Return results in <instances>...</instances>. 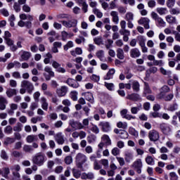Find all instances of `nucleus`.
<instances>
[{"instance_id": "1", "label": "nucleus", "mask_w": 180, "mask_h": 180, "mask_svg": "<svg viewBox=\"0 0 180 180\" xmlns=\"http://www.w3.org/2000/svg\"><path fill=\"white\" fill-rule=\"evenodd\" d=\"M32 162L38 167H41L46 162V155L41 153H37L32 158Z\"/></svg>"}, {"instance_id": "2", "label": "nucleus", "mask_w": 180, "mask_h": 180, "mask_svg": "<svg viewBox=\"0 0 180 180\" xmlns=\"http://www.w3.org/2000/svg\"><path fill=\"white\" fill-rule=\"evenodd\" d=\"M88 158L84 153H79L75 157V162L77 168L80 169L83 168L84 164L87 161Z\"/></svg>"}, {"instance_id": "3", "label": "nucleus", "mask_w": 180, "mask_h": 180, "mask_svg": "<svg viewBox=\"0 0 180 180\" xmlns=\"http://www.w3.org/2000/svg\"><path fill=\"white\" fill-rule=\"evenodd\" d=\"M21 88H25L27 92L30 94H32L33 91H34V86L33 85V83L28 80H22L21 82Z\"/></svg>"}, {"instance_id": "4", "label": "nucleus", "mask_w": 180, "mask_h": 180, "mask_svg": "<svg viewBox=\"0 0 180 180\" xmlns=\"http://www.w3.org/2000/svg\"><path fill=\"white\" fill-rule=\"evenodd\" d=\"M44 71L45 72H47L49 74L47 75V73H43V75L46 81H50L51 78L56 77V75L54 74V72L53 71V69L51 67L46 66L44 68Z\"/></svg>"}, {"instance_id": "5", "label": "nucleus", "mask_w": 180, "mask_h": 180, "mask_svg": "<svg viewBox=\"0 0 180 180\" xmlns=\"http://www.w3.org/2000/svg\"><path fill=\"white\" fill-rule=\"evenodd\" d=\"M60 23H62L63 26H65V27H77V25H78V20H77V19H72L68 21L62 20L60 21Z\"/></svg>"}, {"instance_id": "6", "label": "nucleus", "mask_w": 180, "mask_h": 180, "mask_svg": "<svg viewBox=\"0 0 180 180\" xmlns=\"http://www.w3.org/2000/svg\"><path fill=\"white\" fill-rule=\"evenodd\" d=\"M148 137L150 141H158L160 140V134L157 130L152 129L148 133Z\"/></svg>"}, {"instance_id": "7", "label": "nucleus", "mask_w": 180, "mask_h": 180, "mask_svg": "<svg viewBox=\"0 0 180 180\" xmlns=\"http://www.w3.org/2000/svg\"><path fill=\"white\" fill-rule=\"evenodd\" d=\"M132 167L136 169L137 174H141V169L143 168V162H141V159H138L134 162Z\"/></svg>"}, {"instance_id": "8", "label": "nucleus", "mask_w": 180, "mask_h": 180, "mask_svg": "<svg viewBox=\"0 0 180 180\" xmlns=\"http://www.w3.org/2000/svg\"><path fill=\"white\" fill-rule=\"evenodd\" d=\"M52 67L56 70L57 72H60V74H65L67 72L64 68L61 67V64L58 63V62L56 60L52 62Z\"/></svg>"}, {"instance_id": "9", "label": "nucleus", "mask_w": 180, "mask_h": 180, "mask_svg": "<svg viewBox=\"0 0 180 180\" xmlns=\"http://www.w3.org/2000/svg\"><path fill=\"white\" fill-rule=\"evenodd\" d=\"M69 124L71 126V127H72V129H75V130H81L84 129V125H82V123L78 121H74V120H71Z\"/></svg>"}, {"instance_id": "10", "label": "nucleus", "mask_w": 180, "mask_h": 180, "mask_svg": "<svg viewBox=\"0 0 180 180\" xmlns=\"http://www.w3.org/2000/svg\"><path fill=\"white\" fill-rule=\"evenodd\" d=\"M151 16L153 19L155 20V22H158L160 26H164V25H165V21H164L161 17H159L158 14H157L155 12H152Z\"/></svg>"}, {"instance_id": "11", "label": "nucleus", "mask_w": 180, "mask_h": 180, "mask_svg": "<svg viewBox=\"0 0 180 180\" xmlns=\"http://www.w3.org/2000/svg\"><path fill=\"white\" fill-rule=\"evenodd\" d=\"M139 25H143L145 29H150V19L148 18H141L138 20Z\"/></svg>"}, {"instance_id": "12", "label": "nucleus", "mask_w": 180, "mask_h": 180, "mask_svg": "<svg viewBox=\"0 0 180 180\" xmlns=\"http://www.w3.org/2000/svg\"><path fill=\"white\" fill-rule=\"evenodd\" d=\"M160 127L162 133L166 134V136L171 134V127L168 124L163 123L160 125Z\"/></svg>"}, {"instance_id": "13", "label": "nucleus", "mask_w": 180, "mask_h": 180, "mask_svg": "<svg viewBox=\"0 0 180 180\" xmlns=\"http://www.w3.org/2000/svg\"><path fill=\"white\" fill-rule=\"evenodd\" d=\"M66 83L69 86H71L72 88H79V83L77 82V80L74 79L69 78L67 79Z\"/></svg>"}, {"instance_id": "14", "label": "nucleus", "mask_w": 180, "mask_h": 180, "mask_svg": "<svg viewBox=\"0 0 180 180\" xmlns=\"http://www.w3.org/2000/svg\"><path fill=\"white\" fill-rule=\"evenodd\" d=\"M58 96H65L68 92V88L65 86H62L60 89L56 90Z\"/></svg>"}, {"instance_id": "15", "label": "nucleus", "mask_w": 180, "mask_h": 180, "mask_svg": "<svg viewBox=\"0 0 180 180\" xmlns=\"http://www.w3.org/2000/svg\"><path fill=\"white\" fill-rule=\"evenodd\" d=\"M99 126L101 127L103 131L108 133V131H110V124L108 122H101L99 123Z\"/></svg>"}, {"instance_id": "16", "label": "nucleus", "mask_w": 180, "mask_h": 180, "mask_svg": "<svg viewBox=\"0 0 180 180\" xmlns=\"http://www.w3.org/2000/svg\"><path fill=\"white\" fill-rule=\"evenodd\" d=\"M141 55L140 50L137 48H134L130 50V56L132 58H137L140 57Z\"/></svg>"}, {"instance_id": "17", "label": "nucleus", "mask_w": 180, "mask_h": 180, "mask_svg": "<svg viewBox=\"0 0 180 180\" xmlns=\"http://www.w3.org/2000/svg\"><path fill=\"white\" fill-rule=\"evenodd\" d=\"M7 103L8 100H6L5 97L0 96V110H5Z\"/></svg>"}, {"instance_id": "18", "label": "nucleus", "mask_w": 180, "mask_h": 180, "mask_svg": "<svg viewBox=\"0 0 180 180\" xmlns=\"http://www.w3.org/2000/svg\"><path fill=\"white\" fill-rule=\"evenodd\" d=\"M6 94L8 96V98H12V96L18 95V91L15 89L9 88L7 89Z\"/></svg>"}, {"instance_id": "19", "label": "nucleus", "mask_w": 180, "mask_h": 180, "mask_svg": "<svg viewBox=\"0 0 180 180\" xmlns=\"http://www.w3.org/2000/svg\"><path fill=\"white\" fill-rule=\"evenodd\" d=\"M55 140L58 143V144L63 145L65 143L64 136H63L62 133H58L55 136Z\"/></svg>"}, {"instance_id": "20", "label": "nucleus", "mask_w": 180, "mask_h": 180, "mask_svg": "<svg viewBox=\"0 0 180 180\" xmlns=\"http://www.w3.org/2000/svg\"><path fill=\"white\" fill-rule=\"evenodd\" d=\"M115 72L116 70L115 69H110L109 71L107 72L106 75L104 76V79H113V75H115Z\"/></svg>"}, {"instance_id": "21", "label": "nucleus", "mask_w": 180, "mask_h": 180, "mask_svg": "<svg viewBox=\"0 0 180 180\" xmlns=\"http://www.w3.org/2000/svg\"><path fill=\"white\" fill-rule=\"evenodd\" d=\"M40 102L42 109L44 110H48L49 103L47 102V98H46L45 97H41Z\"/></svg>"}, {"instance_id": "22", "label": "nucleus", "mask_w": 180, "mask_h": 180, "mask_svg": "<svg viewBox=\"0 0 180 180\" xmlns=\"http://www.w3.org/2000/svg\"><path fill=\"white\" fill-rule=\"evenodd\" d=\"M110 16L112 18V22L115 23V25L119 24V13L117 11H111Z\"/></svg>"}, {"instance_id": "23", "label": "nucleus", "mask_w": 180, "mask_h": 180, "mask_svg": "<svg viewBox=\"0 0 180 180\" xmlns=\"http://www.w3.org/2000/svg\"><path fill=\"white\" fill-rule=\"evenodd\" d=\"M30 57H32V53L26 51H23L20 56L23 61H27L30 58Z\"/></svg>"}, {"instance_id": "24", "label": "nucleus", "mask_w": 180, "mask_h": 180, "mask_svg": "<svg viewBox=\"0 0 180 180\" xmlns=\"http://www.w3.org/2000/svg\"><path fill=\"white\" fill-rule=\"evenodd\" d=\"M165 19L167 23H169V25H174L176 23V18L171 15H167Z\"/></svg>"}, {"instance_id": "25", "label": "nucleus", "mask_w": 180, "mask_h": 180, "mask_svg": "<svg viewBox=\"0 0 180 180\" xmlns=\"http://www.w3.org/2000/svg\"><path fill=\"white\" fill-rule=\"evenodd\" d=\"M127 99H129L130 101H140L141 97H140V95H139L138 94H129L127 96Z\"/></svg>"}, {"instance_id": "26", "label": "nucleus", "mask_w": 180, "mask_h": 180, "mask_svg": "<svg viewBox=\"0 0 180 180\" xmlns=\"http://www.w3.org/2000/svg\"><path fill=\"white\" fill-rule=\"evenodd\" d=\"M20 19H21V20H27V19L28 20H30V21H33V15H30V14H28V15H26L25 13H22L20 15Z\"/></svg>"}, {"instance_id": "27", "label": "nucleus", "mask_w": 180, "mask_h": 180, "mask_svg": "<svg viewBox=\"0 0 180 180\" xmlns=\"http://www.w3.org/2000/svg\"><path fill=\"white\" fill-rule=\"evenodd\" d=\"M85 99L86 101H88V102H90V103H94V94L92 93H85L84 94Z\"/></svg>"}, {"instance_id": "28", "label": "nucleus", "mask_w": 180, "mask_h": 180, "mask_svg": "<svg viewBox=\"0 0 180 180\" xmlns=\"http://www.w3.org/2000/svg\"><path fill=\"white\" fill-rule=\"evenodd\" d=\"M23 129V124L20 122H17V124L13 127V131H16L17 133H20L22 131Z\"/></svg>"}, {"instance_id": "29", "label": "nucleus", "mask_w": 180, "mask_h": 180, "mask_svg": "<svg viewBox=\"0 0 180 180\" xmlns=\"http://www.w3.org/2000/svg\"><path fill=\"white\" fill-rule=\"evenodd\" d=\"M96 56L97 58L100 60V61H105V60L103 59L105 57V51H103V50L98 51L96 53Z\"/></svg>"}, {"instance_id": "30", "label": "nucleus", "mask_w": 180, "mask_h": 180, "mask_svg": "<svg viewBox=\"0 0 180 180\" xmlns=\"http://www.w3.org/2000/svg\"><path fill=\"white\" fill-rule=\"evenodd\" d=\"M117 57L119 60H124V51H123V49L120 48L117 49Z\"/></svg>"}, {"instance_id": "31", "label": "nucleus", "mask_w": 180, "mask_h": 180, "mask_svg": "<svg viewBox=\"0 0 180 180\" xmlns=\"http://www.w3.org/2000/svg\"><path fill=\"white\" fill-rule=\"evenodd\" d=\"M26 140L28 143H33V141H37L39 138L37 135H29L27 136Z\"/></svg>"}, {"instance_id": "32", "label": "nucleus", "mask_w": 180, "mask_h": 180, "mask_svg": "<svg viewBox=\"0 0 180 180\" xmlns=\"http://www.w3.org/2000/svg\"><path fill=\"white\" fill-rule=\"evenodd\" d=\"M101 139L106 146H112V141L109 136L103 135Z\"/></svg>"}, {"instance_id": "33", "label": "nucleus", "mask_w": 180, "mask_h": 180, "mask_svg": "<svg viewBox=\"0 0 180 180\" xmlns=\"http://www.w3.org/2000/svg\"><path fill=\"white\" fill-rule=\"evenodd\" d=\"M145 161L148 165H154L155 164V160H154V158L150 155H148L146 158Z\"/></svg>"}, {"instance_id": "34", "label": "nucleus", "mask_w": 180, "mask_h": 180, "mask_svg": "<svg viewBox=\"0 0 180 180\" xmlns=\"http://www.w3.org/2000/svg\"><path fill=\"white\" fill-rule=\"evenodd\" d=\"M0 157L4 161H8L9 160V156L5 150H1L0 153Z\"/></svg>"}, {"instance_id": "35", "label": "nucleus", "mask_w": 180, "mask_h": 180, "mask_svg": "<svg viewBox=\"0 0 180 180\" xmlns=\"http://www.w3.org/2000/svg\"><path fill=\"white\" fill-rule=\"evenodd\" d=\"M120 34H122V36L123 37V40L124 41H129V36H130V31H125V32H120Z\"/></svg>"}, {"instance_id": "36", "label": "nucleus", "mask_w": 180, "mask_h": 180, "mask_svg": "<svg viewBox=\"0 0 180 180\" xmlns=\"http://www.w3.org/2000/svg\"><path fill=\"white\" fill-rule=\"evenodd\" d=\"M104 86H105L108 91H115V84L113 83H108L105 82Z\"/></svg>"}, {"instance_id": "37", "label": "nucleus", "mask_w": 180, "mask_h": 180, "mask_svg": "<svg viewBox=\"0 0 180 180\" xmlns=\"http://www.w3.org/2000/svg\"><path fill=\"white\" fill-rule=\"evenodd\" d=\"M72 171L73 176L75 177L77 179L81 177V171H79V169L73 168Z\"/></svg>"}, {"instance_id": "38", "label": "nucleus", "mask_w": 180, "mask_h": 180, "mask_svg": "<svg viewBox=\"0 0 180 180\" xmlns=\"http://www.w3.org/2000/svg\"><path fill=\"white\" fill-rule=\"evenodd\" d=\"M89 129L95 134H98L99 133V128L94 124H91V127H89Z\"/></svg>"}, {"instance_id": "39", "label": "nucleus", "mask_w": 180, "mask_h": 180, "mask_svg": "<svg viewBox=\"0 0 180 180\" xmlns=\"http://www.w3.org/2000/svg\"><path fill=\"white\" fill-rule=\"evenodd\" d=\"M143 94H152L151 89H150V85H148V83L145 82L144 83V88H143Z\"/></svg>"}, {"instance_id": "40", "label": "nucleus", "mask_w": 180, "mask_h": 180, "mask_svg": "<svg viewBox=\"0 0 180 180\" xmlns=\"http://www.w3.org/2000/svg\"><path fill=\"white\" fill-rule=\"evenodd\" d=\"M125 19L127 22H131V20H134V15L133 13H127L125 15Z\"/></svg>"}, {"instance_id": "41", "label": "nucleus", "mask_w": 180, "mask_h": 180, "mask_svg": "<svg viewBox=\"0 0 180 180\" xmlns=\"http://www.w3.org/2000/svg\"><path fill=\"white\" fill-rule=\"evenodd\" d=\"M132 89L135 91V92H139L140 91V84L137 81H134L132 84Z\"/></svg>"}, {"instance_id": "42", "label": "nucleus", "mask_w": 180, "mask_h": 180, "mask_svg": "<svg viewBox=\"0 0 180 180\" xmlns=\"http://www.w3.org/2000/svg\"><path fill=\"white\" fill-rule=\"evenodd\" d=\"M137 40L139 41V46L141 47L142 46L146 45V39H144V37L140 35L137 37Z\"/></svg>"}, {"instance_id": "43", "label": "nucleus", "mask_w": 180, "mask_h": 180, "mask_svg": "<svg viewBox=\"0 0 180 180\" xmlns=\"http://www.w3.org/2000/svg\"><path fill=\"white\" fill-rule=\"evenodd\" d=\"M13 128L11 125H8L4 128V133L6 134H12Z\"/></svg>"}, {"instance_id": "44", "label": "nucleus", "mask_w": 180, "mask_h": 180, "mask_svg": "<svg viewBox=\"0 0 180 180\" xmlns=\"http://www.w3.org/2000/svg\"><path fill=\"white\" fill-rule=\"evenodd\" d=\"M74 47V42L72 41H68V43L63 46L65 51H68V49Z\"/></svg>"}, {"instance_id": "45", "label": "nucleus", "mask_w": 180, "mask_h": 180, "mask_svg": "<svg viewBox=\"0 0 180 180\" xmlns=\"http://www.w3.org/2000/svg\"><path fill=\"white\" fill-rule=\"evenodd\" d=\"M121 29L120 30V33H122V32L129 31L128 30H126V22L124 20H121L120 23Z\"/></svg>"}, {"instance_id": "46", "label": "nucleus", "mask_w": 180, "mask_h": 180, "mask_svg": "<svg viewBox=\"0 0 180 180\" xmlns=\"http://www.w3.org/2000/svg\"><path fill=\"white\" fill-rule=\"evenodd\" d=\"M93 13L97 16V18H101L102 16H103V13H102V12H101V11L96 8L93 9Z\"/></svg>"}, {"instance_id": "47", "label": "nucleus", "mask_w": 180, "mask_h": 180, "mask_svg": "<svg viewBox=\"0 0 180 180\" xmlns=\"http://www.w3.org/2000/svg\"><path fill=\"white\" fill-rule=\"evenodd\" d=\"M129 133L131 136H134V137H137L139 136V132L133 127H129Z\"/></svg>"}, {"instance_id": "48", "label": "nucleus", "mask_w": 180, "mask_h": 180, "mask_svg": "<svg viewBox=\"0 0 180 180\" xmlns=\"http://www.w3.org/2000/svg\"><path fill=\"white\" fill-rule=\"evenodd\" d=\"M22 150L25 153H32V151H33V148L32 147V146L24 145Z\"/></svg>"}, {"instance_id": "49", "label": "nucleus", "mask_w": 180, "mask_h": 180, "mask_svg": "<svg viewBox=\"0 0 180 180\" xmlns=\"http://www.w3.org/2000/svg\"><path fill=\"white\" fill-rule=\"evenodd\" d=\"M178 109V104L176 103L172 104L168 108L167 110H169L170 112H175Z\"/></svg>"}, {"instance_id": "50", "label": "nucleus", "mask_w": 180, "mask_h": 180, "mask_svg": "<svg viewBox=\"0 0 180 180\" xmlns=\"http://www.w3.org/2000/svg\"><path fill=\"white\" fill-rule=\"evenodd\" d=\"M70 97L72 101H78V92L73 91L70 92Z\"/></svg>"}, {"instance_id": "51", "label": "nucleus", "mask_w": 180, "mask_h": 180, "mask_svg": "<svg viewBox=\"0 0 180 180\" xmlns=\"http://www.w3.org/2000/svg\"><path fill=\"white\" fill-rule=\"evenodd\" d=\"M57 19H70V16L68 14L60 13L56 15Z\"/></svg>"}, {"instance_id": "52", "label": "nucleus", "mask_w": 180, "mask_h": 180, "mask_svg": "<svg viewBox=\"0 0 180 180\" xmlns=\"http://www.w3.org/2000/svg\"><path fill=\"white\" fill-rule=\"evenodd\" d=\"M160 72L163 75H167L168 77H169V75H171V74H172V72H171V70H167L164 68H160Z\"/></svg>"}, {"instance_id": "53", "label": "nucleus", "mask_w": 180, "mask_h": 180, "mask_svg": "<svg viewBox=\"0 0 180 180\" xmlns=\"http://www.w3.org/2000/svg\"><path fill=\"white\" fill-rule=\"evenodd\" d=\"M3 170H4V172H2V176H4V178H8V176L9 175V174H11V171L9 170V168L4 167Z\"/></svg>"}, {"instance_id": "54", "label": "nucleus", "mask_w": 180, "mask_h": 180, "mask_svg": "<svg viewBox=\"0 0 180 180\" xmlns=\"http://www.w3.org/2000/svg\"><path fill=\"white\" fill-rule=\"evenodd\" d=\"M111 154H112V155H114L115 157H116V155H120V149H119L117 147L112 148L111 150Z\"/></svg>"}, {"instance_id": "55", "label": "nucleus", "mask_w": 180, "mask_h": 180, "mask_svg": "<svg viewBox=\"0 0 180 180\" xmlns=\"http://www.w3.org/2000/svg\"><path fill=\"white\" fill-rule=\"evenodd\" d=\"M79 4L82 6V11H83L84 13H86V12H88V4H86V2L83 1L82 3H79Z\"/></svg>"}, {"instance_id": "56", "label": "nucleus", "mask_w": 180, "mask_h": 180, "mask_svg": "<svg viewBox=\"0 0 180 180\" xmlns=\"http://www.w3.org/2000/svg\"><path fill=\"white\" fill-rule=\"evenodd\" d=\"M121 1L125 5H130L131 6H133L136 4L135 0H121Z\"/></svg>"}, {"instance_id": "57", "label": "nucleus", "mask_w": 180, "mask_h": 180, "mask_svg": "<svg viewBox=\"0 0 180 180\" xmlns=\"http://www.w3.org/2000/svg\"><path fill=\"white\" fill-rule=\"evenodd\" d=\"M141 109V105H139L138 107H132L131 108V112L132 113V115H137V112H139V110H140Z\"/></svg>"}, {"instance_id": "58", "label": "nucleus", "mask_w": 180, "mask_h": 180, "mask_svg": "<svg viewBox=\"0 0 180 180\" xmlns=\"http://www.w3.org/2000/svg\"><path fill=\"white\" fill-rule=\"evenodd\" d=\"M156 11L159 15H165L167 13V8H158Z\"/></svg>"}, {"instance_id": "59", "label": "nucleus", "mask_w": 180, "mask_h": 180, "mask_svg": "<svg viewBox=\"0 0 180 180\" xmlns=\"http://www.w3.org/2000/svg\"><path fill=\"white\" fill-rule=\"evenodd\" d=\"M65 163L67 165H70V164H72V156H66L65 158Z\"/></svg>"}, {"instance_id": "60", "label": "nucleus", "mask_w": 180, "mask_h": 180, "mask_svg": "<svg viewBox=\"0 0 180 180\" xmlns=\"http://www.w3.org/2000/svg\"><path fill=\"white\" fill-rule=\"evenodd\" d=\"M11 155L15 158H20V157H22V153L17 150H14L11 153Z\"/></svg>"}, {"instance_id": "61", "label": "nucleus", "mask_w": 180, "mask_h": 180, "mask_svg": "<svg viewBox=\"0 0 180 180\" xmlns=\"http://www.w3.org/2000/svg\"><path fill=\"white\" fill-rule=\"evenodd\" d=\"M169 12L171 15H179L180 14V10L178 8H173L169 10Z\"/></svg>"}, {"instance_id": "62", "label": "nucleus", "mask_w": 180, "mask_h": 180, "mask_svg": "<svg viewBox=\"0 0 180 180\" xmlns=\"http://www.w3.org/2000/svg\"><path fill=\"white\" fill-rule=\"evenodd\" d=\"M39 108V102L35 101V102H32L30 106V109H31V110H34V109H37Z\"/></svg>"}, {"instance_id": "63", "label": "nucleus", "mask_w": 180, "mask_h": 180, "mask_svg": "<svg viewBox=\"0 0 180 180\" xmlns=\"http://www.w3.org/2000/svg\"><path fill=\"white\" fill-rule=\"evenodd\" d=\"M133 160V155L131 153H127L125 155V161L127 162H130Z\"/></svg>"}, {"instance_id": "64", "label": "nucleus", "mask_w": 180, "mask_h": 180, "mask_svg": "<svg viewBox=\"0 0 180 180\" xmlns=\"http://www.w3.org/2000/svg\"><path fill=\"white\" fill-rule=\"evenodd\" d=\"M160 91L164 94H168V92H169L171 89H169V87H168V86L165 85L160 89Z\"/></svg>"}]
</instances>
